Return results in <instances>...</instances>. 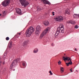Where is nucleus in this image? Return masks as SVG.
Listing matches in <instances>:
<instances>
[{"instance_id":"f257e3e1","label":"nucleus","mask_w":79,"mask_h":79,"mask_svg":"<svg viewBox=\"0 0 79 79\" xmlns=\"http://www.w3.org/2000/svg\"><path fill=\"white\" fill-rule=\"evenodd\" d=\"M34 31V28L32 27H30L26 31V35L27 37H29L33 33Z\"/></svg>"},{"instance_id":"f03ea898","label":"nucleus","mask_w":79,"mask_h":79,"mask_svg":"<svg viewBox=\"0 0 79 79\" xmlns=\"http://www.w3.org/2000/svg\"><path fill=\"white\" fill-rule=\"evenodd\" d=\"M60 27H58L57 28V30L56 31V34H55V37H56L61 32V33H63L64 32V27L62 25L60 26Z\"/></svg>"},{"instance_id":"7ed1b4c3","label":"nucleus","mask_w":79,"mask_h":79,"mask_svg":"<svg viewBox=\"0 0 79 79\" xmlns=\"http://www.w3.org/2000/svg\"><path fill=\"white\" fill-rule=\"evenodd\" d=\"M19 2L22 6H24V7H26L29 4L26 0H19Z\"/></svg>"},{"instance_id":"20e7f679","label":"nucleus","mask_w":79,"mask_h":79,"mask_svg":"<svg viewBox=\"0 0 79 79\" xmlns=\"http://www.w3.org/2000/svg\"><path fill=\"white\" fill-rule=\"evenodd\" d=\"M63 58H64V59H63L64 61H66V60H67L68 61H70L69 63H66V65L67 66H69V64H73V62L71 61V59L69 57H65L63 56Z\"/></svg>"},{"instance_id":"39448f33","label":"nucleus","mask_w":79,"mask_h":79,"mask_svg":"<svg viewBox=\"0 0 79 79\" xmlns=\"http://www.w3.org/2000/svg\"><path fill=\"white\" fill-rule=\"evenodd\" d=\"M50 30V28L49 27H47L46 29L44 30V31L42 33V34L40 36V39H41L42 37H43V36H44V35H45L46 34H47V32H48V31Z\"/></svg>"},{"instance_id":"423d86ee","label":"nucleus","mask_w":79,"mask_h":79,"mask_svg":"<svg viewBox=\"0 0 79 79\" xmlns=\"http://www.w3.org/2000/svg\"><path fill=\"white\" fill-rule=\"evenodd\" d=\"M54 19L56 21L61 22V21L63 20V17L61 16H58L57 17L55 18Z\"/></svg>"},{"instance_id":"0eeeda50","label":"nucleus","mask_w":79,"mask_h":79,"mask_svg":"<svg viewBox=\"0 0 79 79\" xmlns=\"http://www.w3.org/2000/svg\"><path fill=\"white\" fill-rule=\"evenodd\" d=\"M10 0H5L2 2V5L4 6H6L10 3Z\"/></svg>"},{"instance_id":"6e6552de","label":"nucleus","mask_w":79,"mask_h":79,"mask_svg":"<svg viewBox=\"0 0 79 79\" xmlns=\"http://www.w3.org/2000/svg\"><path fill=\"white\" fill-rule=\"evenodd\" d=\"M17 64V62L16 60H14L12 62L11 64L10 67V69H12Z\"/></svg>"},{"instance_id":"1a4fd4ad","label":"nucleus","mask_w":79,"mask_h":79,"mask_svg":"<svg viewBox=\"0 0 79 79\" xmlns=\"http://www.w3.org/2000/svg\"><path fill=\"white\" fill-rule=\"evenodd\" d=\"M41 2H43L44 4H48V5H50V3L49 1L47 0H41Z\"/></svg>"},{"instance_id":"9d476101","label":"nucleus","mask_w":79,"mask_h":79,"mask_svg":"<svg viewBox=\"0 0 79 79\" xmlns=\"http://www.w3.org/2000/svg\"><path fill=\"white\" fill-rule=\"evenodd\" d=\"M16 12L18 14L21 15V10L19 8H17L16 9Z\"/></svg>"},{"instance_id":"9b49d317","label":"nucleus","mask_w":79,"mask_h":79,"mask_svg":"<svg viewBox=\"0 0 79 79\" xmlns=\"http://www.w3.org/2000/svg\"><path fill=\"white\" fill-rule=\"evenodd\" d=\"M29 43V40H27L25 41L23 43V45L24 47H26V45L27 44Z\"/></svg>"},{"instance_id":"f8f14e48","label":"nucleus","mask_w":79,"mask_h":79,"mask_svg":"<svg viewBox=\"0 0 79 79\" xmlns=\"http://www.w3.org/2000/svg\"><path fill=\"white\" fill-rule=\"evenodd\" d=\"M21 35V33H17V35H15V36L14 38H15V39H16V40H17V39H17V38H18V37H19V35Z\"/></svg>"},{"instance_id":"ddd939ff","label":"nucleus","mask_w":79,"mask_h":79,"mask_svg":"<svg viewBox=\"0 0 79 79\" xmlns=\"http://www.w3.org/2000/svg\"><path fill=\"white\" fill-rule=\"evenodd\" d=\"M22 65L24 67V68H25L26 67L27 64L26 62L25 61H23L22 62Z\"/></svg>"},{"instance_id":"4468645a","label":"nucleus","mask_w":79,"mask_h":79,"mask_svg":"<svg viewBox=\"0 0 79 79\" xmlns=\"http://www.w3.org/2000/svg\"><path fill=\"white\" fill-rule=\"evenodd\" d=\"M39 52V49L37 48H35L33 50V52L34 53H37Z\"/></svg>"},{"instance_id":"2eb2a0df","label":"nucleus","mask_w":79,"mask_h":79,"mask_svg":"<svg viewBox=\"0 0 79 79\" xmlns=\"http://www.w3.org/2000/svg\"><path fill=\"white\" fill-rule=\"evenodd\" d=\"M65 13L66 14H68V15H69V14H70V11L69 9H67L65 10Z\"/></svg>"},{"instance_id":"dca6fc26","label":"nucleus","mask_w":79,"mask_h":79,"mask_svg":"<svg viewBox=\"0 0 79 79\" xmlns=\"http://www.w3.org/2000/svg\"><path fill=\"white\" fill-rule=\"evenodd\" d=\"M49 24V22L47 20H46L44 22V26H48Z\"/></svg>"},{"instance_id":"f3484780","label":"nucleus","mask_w":79,"mask_h":79,"mask_svg":"<svg viewBox=\"0 0 79 79\" xmlns=\"http://www.w3.org/2000/svg\"><path fill=\"white\" fill-rule=\"evenodd\" d=\"M36 30L41 31V27L40 26H38L36 28Z\"/></svg>"},{"instance_id":"a211bd4d","label":"nucleus","mask_w":79,"mask_h":79,"mask_svg":"<svg viewBox=\"0 0 79 79\" xmlns=\"http://www.w3.org/2000/svg\"><path fill=\"white\" fill-rule=\"evenodd\" d=\"M73 17L75 18H79V14H75L73 15Z\"/></svg>"},{"instance_id":"6ab92c4d","label":"nucleus","mask_w":79,"mask_h":79,"mask_svg":"<svg viewBox=\"0 0 79 79\" xmlns=\"http://www.w3.org/2000/svg\"><path fill=\"white\" fill-rule=\"evenodd\" d=\"M69 23H70V24H74L75 22L74 21H69Z\"/></svg>"},{"instance_id":"aec40b11","label":"nucleus","mask_w":79,"mask_h":79,"mask_svg":"<svg viewBox=\"0 0 79 79\" xmlns=\"http://www.w3.org/2000/svg\"><path fill=\"white\" fill-rule=\"evenodd\" d=\"M60 72L61 73H63L64 72V68L63 67H60Z\"/></svg>"},{"instance_id":"412c9836","label":"nucleus","mask_w":79,"mask_h":79,"mask_svg":"<svg viewBox=\"0 0 79 79\" xmlns=\"http://www.w3.org/2000/svg\"><path fill=\"white\" fill-rule=\"evenodd\" d=\"M40 32V31H39V30H36L35 31V33L36 34H39Z\"/></svg>"},{"instance_id":"4be33fe9","label":"nucleus","mask_w":79,"mask_h":79,"mask_svg":"<svg viewBox=\"0 0 79 79\" xmlns=\"http://www.w3.org/2000/svg\"><path fill=\"white\" fill-rule=\"evenodd\" d=\"M6 13V11H4L2 13V15L5 16Z\"/></svg>"},{"instance_id":"5701e85b","label":"nucleus","mask_w":79,"mask_h":79,"mask_svg":"<svg viewBox=\"0 0 79 79\" xmlns=\"http://www.w3.org/2000/svg\"><path fill=\"white\" fill-rule=\"evenodd\" d=\"M41 10V8L40 7H38V9H37V10L38 11H40V10Z\"/></svg>"},{"instance_id":"b1692460","label":"nucleus","mask_w":79,"mask_h":79,"mask_svg":"<svg viewBox=\"0 0 79 79\" xmlns=\"http://www.w3.org/2000/svg\"><path fill=\"white\" fill-rule=\"evenodd\" d=\"M75 29H78V28H79V26L77 25H76L75 26V27H74Z\"/></svg>"},{"instance_id":"393cba45","label":"nucleus","mask_w":79,"mask_h":79,"mask_svg":"<svg viewBox=\"0 0 79 79\" xmlns=\"http://www.w3.org/2000/svg\"><path fill=\"white\" fill-rule=\"evenodd\" d=\"M9 45H12V41L10 40V41L9 43Z\"/></svg>"},{"instance_id":"a878e982","label":"nucleus","mask_w":79,"mask_h":79,"mask_svg":"<svg viewBox=\"0 0 79 79\" xmlns=\"http://www.w3.org/2000/svg\"><path fill=\"white\" fill-rule=\"evenodd\" d=\"M16 61V62H17V63H18V61H19V58H18L16 60H15Z\"/></svg>"},{"instance_id":"bb28decb","label":"nucleus","mask_w":79,"mask_h":79,"mask_svg":"<svg viewBox=\"0 0 79 79\" xmlns=\"http://www.w3.org/2000/svg\"><path fill=\"white\" fill-rule=\"evenodd\" d=\"M12 45L9 44V48H11Z\"/></svg>"},{"instance_id":"cd10ccee","label":"nucleus","mask_w":79,"mask_h":79,"mask_svg":"<svg viewBox=\"0 0 79 79\" xmlns=\"http://www.w3.org/2000/svg\"><path fill=\"white\" fill-rule=\"evenodd\" d=\"M61 61H59V62H58V64H61Z\"/></svg>"},{"instance_id":"c85d7f7f","label":"nucleus","mask_w":79,"mask_h":79,"mask_svg":"<svg viewBox=\"0 0 79 79\" xmlns=\"http://www.w3.org/2000/svg\"><path fill=\"white\" fill-rule=\"evenodd\" d=\"M49 73L51 75H52V71H49Z\"/></svg>"},{"instance_id":"c756f323","label":"nucleus","mask_w":79,"mask_h":79,"mask_svg":"<svg viewBox=\"0 0 79 79\" xmlns=\"http://www.w3.org/2000/svg\"><path fill=\"white\" fill-rule=\"evenodd\" d=\"M9 39H10L9 38V37H7L6 38V40H9Z\"/></svg>"},{"instance_id":"7c9ffc66","label":"nucleus","mask_w":79,"mask_h":79,"mask_svg":"<svg viewBox=\"0 0 79 79\" xmlns=\"http://www.w3.org/2000/svg\"><path fill=\"white\" fill-rule=\"evenodd\" d=\"M72 69H73L72 68H71V69H70V71L71 73H72V72H73V70H72Z\"/></svg>"},{"instance_id":"2f4dec72","label":"nucleus","mask_w":79,"mask_h":79,"mask_svg":"<svg viewBox=\"0 0 79 79\" xmlns=\"http://www.w3.org/2000/svg\"><path fill=\"white\" fill-rule=\"evenodd\" d=\"M55 12H52V16H54V15H55Z\"/></svg>"},{"instance_id":"473e14b6","label":"nucleus","mask_w":79,"mask_h":79,"mask_svg":"<svg viewBox=\"0 0 79 79\" xmlns=\"http://www.w3.org/2000/svg\"><path fill=\"white\" fill-rule=\"evenodd\" d=\"M51 45L52 47H53V46H55V44H54L53 43Z\"/></svg>"},{"instance_id":"72a5a7b5","label":"nucleus","mask_w":79,"mask_h":79,"mask_svg":"<svg viewBox=\"0 0 79 79\" xmlns=\"http://www.w3.org/2000/svg\"><path fill=\"white\" fill-rule=\"evenodd\" d=\"M2 63V61H0V65H1V63Z\"/></svg>"},{"instance_id":"f704fd0d","label":"nucleus","mask_w":79,"mask_h":79,"mask_svg":"<svg viewBox=\"0 0 79 79\" xmlns=\"http://www.w3.org/2000/svg\"><path fill=\"white\" fill-rule=\"evenodd\" d=\"M74 49L75 50V51H77V49L76 48Z\"/></svg>"},{"instance_id":"c9c22d12","label":"nucleus","mask_w":79,"mask_h":79,"mask_svg":"<svg viewBox=\"0 0 79 79\" xmlns=\"http://www.w3.org/2000/svg\"><path fill=\"white\" fill-rule=\"evenodd\" d=\"M5 62H3V64H5Z\"/></svg>"},{"instance_id":"e433bc0d","label":"nucleus","mask_w":79,"mask_h":79,"mask_svg":"<svg viewBox=\"0 0 79 79\" xmlns=\"http://www.w3.org/2000/svg\"><path fill=\"white\" fill-rule=\"evenodd\" d=\"M13 70L15 71V69H13Z\"/></svg>"},{"instance_id":"4c0bfd02","label":"nucleus","mask_w":79,"mask_h":79,"mask_svg":"<svg viewBox=\"0 0 79 79\" xmlns=\"http://www.w3.org/2000/svg\"><path fill=\"white\" fill-rule=\"evenodd\" d=\"M0 16H2V14H0Z\"/></svg>"},{"instance_id":"58836bf2","label":"nucleus","mask_w":79,"mask_h":79,"mask_svg":"<svg viewBox=\"0 0 79 79\" xmlns=\"http://www.w3.org/2000/svg\"><path fill=\"white\" fill-rule=\"evenodd\" d=\"M1 60V57H0V61Z\"/></svg>"},{"instance_id":"ea45409f","label":"nucleus","mask_w":79,"mask_h":79,"mask_svg":"<svg viewBox=\"0 0 79 79\" xmlns=\"http://www.w3.org/2000/svg\"><path fill=\"white\" fill-rule=\"evenodd\" d=\"M64 55H66V54H64Z\"/></svg>"}]
</instances>
